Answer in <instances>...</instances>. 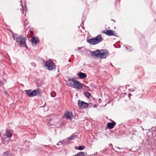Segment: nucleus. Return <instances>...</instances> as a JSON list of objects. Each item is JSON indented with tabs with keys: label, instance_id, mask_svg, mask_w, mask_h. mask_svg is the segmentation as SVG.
I'll list each match as a JSON object with an SVG mask.
<instances>
[{
	"label": "nucleus",
	"instance_id": "obj_1",
	"mask_svg": "<svg viewBox=\"0 0 156 156\" xmlns=\"http://www.w3.org/2000/svg\"><path fill=\"white\" fill-rule=\"evenodd\" d=\"M44 66L47 67V69L50 70L54 71L55 69V66L51 60L47 61L45 62V64Z\"/></svg>",
	"mask_w": 156,
	"mask_h": 156
},
{
	"label": "nucleus",
	"instance_id": "obj_2",
	"mask_svg": "<svg viewBox=\"0 0 156 156\" xmlns=\"http://www.w3.org/2000/svg\"><path fill=\"white\" fill-rule=\"evenodd\" d=\"M27 95L30 97H34L37 95L40 92L39 89H37L36 90H25Z\"/></svg>",
	"mask_w": 156,
	"mask_h": 156
},
{
	"label": "nucleus",
	"instance_id": "obj_3",
	"mask_svg": "<svg viewBox=\"0 0 156 156\" xmlns=\"http://www.w3.org/2000/svg\"><path fill=\"white\" fill-rule=\"evenodd\" d=\"M74 83V84L69 83V84L70 87L77 89L78 90L81 89L82 88V84L79 81L76 80V82Z\"/></svg>",
	"mask_w": 156,
	"mask_h": 156
},
{
	"label": "nucleus",
	"instance_id": "obj_4",
	"mask_svg": "<svg viewBox=\"0 0 156 156\" xmlns=\"http://www.w3.org/2000/svg\"><path fill=\"white\" fill-rule=\"evenodd\" d=\"M109 52L105 49L100 50L99 58H105L109 55Z\"/></svg>",
	"mask_w": 156,
	"mask_h": 156
},
{
	"label": "nucleus",
	"instance_id": "obj_5",
	"mask_svg": "<svg viewBox=\"0 0 156 156\" xmlns=\"http://www.w3.org/2000/svg\"><path fill=\"white\" fill-rule=\"evenodd\" d=\"M114 31H115L111 30H105L103 31V33L106 34L108 36L117 37L115 34L113 32Z\"/></svg>",
	"mask_w": 156,
	"mask_h": 156
},
{
	"label": "nucleus",
	"instance_id": "obj_6",
	"mask_svg": "<svg viewBox=\"0 0 156 156\" xmlns=\"http://www.w3.org/2000/svg\"><path fill=\"white\" fill-rule=\"evenodd\" d=\"M100 50H97L91 53L92 56L94 58H100Z\"/></svg>",
	"mask_w": 156,
	"mask_h": 156
},
{
	"label": "nucleus",
	"instance_id": "obj_7",
	"mask_svg": "<svg viewBox=\"0 0 156 156\" xmlns=\"http://www.w3.org/2000/svg\"><path fill=\"white\" fill-rule=\"evenodd\" d=\"M65 118L66 119L72 120L73 117V114L72 112H66L64 114Z\"/></svg>",
	"mask_w": 156,
	"mask_h": 156
},
{
	"label": "nucleus",
	"instance_id": "obj_8",
	"mask_svg": "<svg viewBox=\"0 0 156 156\" xmlns=\"http://www.w3.org/2000/svg\"><path fill=\"white\" fill-rule=\"evenodd\" d=\"M96 44L100 43L103 41L102 37L100 35H98L95 38H94Z\"/></svg>",
	"mask_w": 156,
	"mask_h": 156
},
{
	"label": "nucleus",
	"instance_id": "obj_9",
	"mask_svg": "<svg viewBox=\"0 0 156 156\" xmlns=\"http://www.w3.org/2000/svg\"><path fill=\"white\" fill-rule=\"evenodd\" d=\"M3 136L5 138L6 137L10 139L12 136V133H11V131L9 130H6L5 134H4Z\"/></svg>",
	"mask_w": 156,
	"mask_h": 156
},
{
	"label": "nucleus",
	"instance_id": "obj_10",
	"mask_svg": "<svg viewBox=\"0 0 156 156\" xmlns=\"http://www.w3.org/2000/svg\"><path fill=\"white\" fill-rule=\"evenodd\" d=\"M22 39V40L21 41H19V44L22 46L28 48L26 45V40L25 38L23 37Z\"/></svg>",
	"mask_w": 156,
	"mask_h": 156
},
{
	"label": "nucleus",
	"instance_id": "obj_11",
	"mask_svg": "<svg viewBox=\"0 0 156 156\" xmlns=\"http://www.w3.org/2000/svg\"><path fill=\"white\" fill-rule=\"evenodd\" d=\"M116 124V122L112 121L111 122L108 123L107 124V126L108 129H113Z\"/></svg>",
	"mask_w": 156,
	"mask_h": 156
},
{
	"label": "nucleus",
	"instance_id": "obj_12",
	"mask_svg": "<svg viewBox=\"0 0 156 156\" xmlns=\"http://www.w3.org/2000/svg\"><path fill=\"white\" fill-rule=\"evenodd\" d=\"M79 79H83L87 77V74L81 72H80L78 74Z\"/></svg>",
	"mask_w": 156,
	"mask_h": 156
},
{
	"label": "nucleus",
	"instance_id": "obj_13",
	"mask_svg": "<svg viewBox=\"0 0 156 156\" xmlns=\"http://www.w3.org/2000/svg\"><path fill=\"white\" fill-rule=\"evenodd\" d=\"M31 41L32 42V45L34 46L36 45L37 43L39 42V40L37 38L36 39L35 37H33L31 39Z\"/></svg>",
	"mask_w": 156,
	"mask_h": 156
},
{
	"label": "nucleus",
	"instance_id": "obj_14",
	"mask_svg": "<svg viewBox=\"0 0 156 156\" xmlns=\"http://www.w3.org/2000/svg\"><path fill=\"white\" fill-rule=\"evenodd\" d=\"M87 42L91 45H94L96 44V43H95L94 38L87 39Z\"/></svg>",
	"mask_w": 156,
	"mask_h": 156
},
{
	"label": "nucleus",
	"instance_id": "obj_15",
	"mask_svg": "<svg viewBox=\"0 0 156 156\" xmlns=\"http://www.w3.org/2000/svg\"><path fill=\"white\" fill-rule=\"evenodd\" d=\"M10 139L8 138L7 137L5 138L4 136L2 138L1 140L2 141V143H3L4 144H7Z\"/></svg>",
	"mask_w": 156,
	"mask_h": 156
},
{
	"label": "nucleus",
	"instance_id": "obj_16",
	"mask_svg": "<svg viewBox=\"0 0 156 156\" xmlns=\"http://www.w3.org/2000/svg\"><path fill=\"white\" fill-rule=\"evenodd\" d=\"M83 94L86 97L88 98H90V97H92L91 94L88 92H84Z\"/></svg>",
	"mask_w": 156,
	"mask_h": 156
},
{
	"label": "nucleus",
	"instance_id": "obj_17",
	"mask_svg": "<svg viewBox=\"0 0 156 156\" xmlns=\"http://www.w3.org/2000/svg\"><path fill=\"white\" fill-rule=\"evenodd\" d=\"M84 101L79 100L77 103V105L80 108L82 107Z\"/></svg>",
	"mask_w": 156,
	"mask_h": 156
},
{
	"label": "nucleus",
	"instance_id": "obj_18",
	"mask_svg": "<svg viewBox=\"0 0 156 156\" xmlns=\"http://www.w3.org/2000/svg\"><path fill=\"white\" fill-rule=\"evenodd\" d=\"M67 140V138H66V139L62 141V143L63 144H65L66 145H67V144H69L70 142V141L69 140Z\"/></svg>",
	"mask_w": 156,
	"mask_h": 156
},
{
	"label": "nucleus",
	"instance_id": "obj_19",
	"mask_svg": "<svg viewBox=\"0 0 156 156\" xmlns=\"http://www.w3.org/2000/svg\"><path fill=\"white\" fill-rule=\"evenodd\" d=\"M23 37L21 36H19L17 37L16 39V42L19 44V41H21L22 39V38Z\"/></svg>",
	"mask_w": 156,
	"mask_h": 156
},
{
	"label": "nucleus",
	"instance_id": "obj_20",
	"mask_svg": "<svg viewBox=\"0 0 156 156\" xmlns=\"http://www.w3.org/2000/svg\"><path fill=\"white\" fill-rule=\"evenodd\" d=\"M88 106V104L87 103L84 102L83 104V106L82 107L83 108H86Z\"/></svg>",
	"mask_w": 156,
	"mask_h": 156
},
{
	"label": "nucleus",
	"instance_id": "obj_21",
	"mask_svg": "<svg viewBox=\"0 0 156 156\" xmlns=\"http://www.w3.org/2000/svg\"><path fill=\"white\" fill-rule=\"evenodd\" d=\"M3 154L5 155V156H11L12 154V153L10 152H4Z\"/></svg>",
	"mask_w": 156,
	"mask_h": 156
},
{
	"label": "nucleus",
	"instance_id": "obj_22",
	"mask_svg": "<svg viewBox=\"0 0 156 156\" xmlns=\"http://www.w3.org/2000/svg\"><path fill=\"white\" fill-rule=\"evenodd\" d=\"M56 95V93L54 91H52L51 93V96L52 97H55Z\"/></svg>",
	"mask_w": 156,
	"mask_h": 156
},
{
	"label": "nucleus",
	"instance_id": "obj_23",
	"mask_svg": "<svg viewBox=\"0 0 156 156\" xmlns=\"http://www.w3.org/2000/svg\"><path fill=\"white\" fill-rule=\"evenodd\" d=\"M126 49L128 50L129 51H132V47L129 46H126L125 47Z\"/></svg>",
	"mask_w": 156,
	"mask_h": 156
},
{
	"label": "nucleus",
	"instance_id": "obj_24",
	"mask_svg": "<svg viewBox=\"0 0 156 156\" xmlns=\"http://www.w3.org/2000/svg\"><path fill=\"white\" fill-rule=\"evenodd\" d=\"M84 147L83 146H80L77 147V149L79 150H82L84 149Z\"/></svg>",
	"mask_w": 156,
	"mask_h": 156
},
{
	"label": "nucleus",
	"instance_id": "obj_25",
	"mask_svg": "<svg viewBox=\"0 0 156 156\" xmlns=\"http://www.w3.org/2000/svg\"><path fill=\"white\" fill-rule=\"evenodd\" d=\"M74 136L73 135L71 136L70 137L67 138V140H69V141L72 140L73 139Z\"/></svg>",
	"mask_w": 156,
	"mask_h": 156
},
{
	"label": "nucleus",
	"instance_id": "obj_26",
	"mask_svg": "<svg viewBox=\"0 0 156 156\" xmlns=\"http://www.w3.org/2000/svg\"><path fill=\"white\" fill-rule=\"evenodd\" d=\"M85 20V18L84 17H83V16L82 17V24L81 25V27H82V25L83 26V23H84V21Z\"/></svg>",
	"mask_w": 156,
	"mask_h": 156
},
{
	"label": "nucleus",
	"instance_id": "obj_27",
	"mask_svg": "<svg viewBox=\"0 0 156 156\" xmlns=\"http://www.w3.org/2000/svg\"><path fill=\"white\" fill-rule=\"evenodd\" d=\"M24 25L26 26L28 24V22L27 20H25L24 21Z\"/></svg>",
	"mask_w": 156,
	"mask_h": 156
},
{
	"label": "nucleus",
	"instance_id": "obj_28",
	"mask_svg": "<svg viewBox=\"0 0 156 156\" xmlns=\"http://www.w3.org/2000/svg\"><path fill=\"white\" fill-rule=\"evenodd\" d=\"M68 80L69 81H72V82H73V83H75V82H76V80H74V78L70 79H68Z\"/></svg>",
	"mask_w": 156,
	"mask_h": 156
},
{
	"label": "nucleus",
	"instance_id": "obj_29",
	"mask_svg": "<svg viewBox=\"0 0 156 156\" xmlns=\"http://www.w3.org/2000/svg\"><path fill=\"white\" fill-rule=\"evenodd\" d=\"M25 2V3H24V6L25 9V10L26 11H27V8L26 3V2Z\"/></svg>",
	"mask_w": 156,
	"mask_h": 156
},
{
	"label": "nucleus",
	"instance_id": "obj_30",
	"mask_svg": "<svg viewBox=\"0 0 156 156\" xmlns=\"http://www.w3.org/2000/svg\"><path fill=\"white\" fill-rule=\"evenodd\" d=\"M20 5L21 6V7H22V9H23V10L22 11V13L23 14L24 13V9L23 7V4H21Z\"/></svg>",
	"mask_w": 156,
	"mask_h": 156
},
{
	"label": "nucleus",
	"instance_id": "obj_31",
	"mask_svg": "<svg viewBox=\"0 0 156 156\" xmlns=\"http://www.w3.org/2000/svg\"><path fill=\"white\" fill-rule=\"evenodd\" d=\"M31 65L34 67H35L36 66V64L34 62H32L31 63Z\"/></svg>",
	"mask_w": 156,
	"mask_h": 156
},
{
	"label": "nucleus",
	"instance_id": "obj_32",
	"mask_svg": "<svg viewBox=\"0 0 156 156\" xmlns=\"http://www.w3.org/2000/svg\"><path fill=\"white\" fill-rule=\"evenodd\" d=\"M12 37L13 40H15V36L13 34H12Z\"/></svg>",
	"mask_w": 156,
	"mask_h": 156
},
{
	"label": "nucleus",
	"instance_id": "obj_33",
	"mask_svg": "<svg viewBox=\"0 0 156 156\" xmlns=\"http://www.w3.org/2000/svg\"><path fill=\"white\" fill-rule=\"evenodd\" d=\"M83 48V47H79V48H77V49H76V50H80V49H82Z\"/></svg>",
	"mask_w": 156,
	"mask_h": 156
},
{
	"label": "nucleus",
	"instance_id": "obj_34",
	"mask_svg": "<svg viewBox=\"0 0 156 156\" xmlns=\"http://www.w3.org/2000/svg\"><path fill=\"white\" fill-rule=\"evenodd\" d=\"M52 120H51V119H49V121H48V122L49 123H50L51 124H52Z\"/></svg>",
	"mask_w": 156,
	"mask_h": 156
},
{
	"label": "nucleus",
	"instance_id": "obj_35",
	"mask_svg": "<svg viewBox=\"0 0 156 156\" xmlns=\"http://www.w3.org/2000/svg\"><path fill=\"white\" fill-rule=\"evenodd\" d=\"M62 142H61L60 141V142H58V143L57 144V145H59V144H62Z\"/></svg>",
	"mask_w": 156,
	"mask_h": 156
},
{
	"label": "nucleus",
	"instance_id": "obj_36",
	"mask_svg": "<svg viewBox=\"0 0 156 156\" xmlns=\"http://www.w3.org/2000/svg\"><path fill=\"white\" fill-rule=\"evenodd\" d=\"M97 154H98V152H96L94 154H92V155H96Z\"/></svg>",
	"mask_w": 156,
	"mask_h": 156
},
{
	"label": "nucleus",
	"instance_id": "obj_37",
	"mask_svg": "<svg viewBox=\"0 0 156 156\" xmlns=\"http://www.w3.org/2000/svg\"><path fill=\"white\" fill-rule=\"evenodd\" d=\"M98 101L99 102V103H101V99H99L98 100Z\"/></svg>",
	"mask_w": 156,
	"mask_h": 156
},
{
	"label": "nucleus",
	"instance_id": "obj_38",
	"mask_svg": "<svg viewBox=\"0 0 156 156\" xmlns=\"http://www.w3.org/2000/svg\"><path fill=\"white\" fill-rule=\"evenodd\" d=\"M82 87L83 86H84V87H87L86 86V85H84V84H82Z\"/></svg>",
	"mask_w": 156,
	"mask_h": 156
},
{
	"label": "nucleus",
	"instance_id": "obj_39",
	"mask_svg": "<svg viewBox=\"0 0 156 156\" xmlns=\"http://www.w3.org/2000/svg\"><path fill=\"white\" fill-rule=\"evenodd\" d=\"M3 83L0 81V86H2L3 85Z\"/></svg>",
	"mask_w": 156,
	"mask_h": 156
},
{
	"label": "nucleus",
	"instance_id": "obj_40",
	"mask_svg": "<svg viewBox=\"0 0 156 156\" xmlns=\"http://www.w3.org/2000/svg\"><path fill=\"white\" fill-rule=\"evenodd\" d=\"M132 94H128V96L129 98L130 97L132 96Z\"/></svg>",
	"mask_w": 156,
	"mask_h": 156
},
{
	"label": "nucleus",
	"instance_id": "obj_41",
	"mask_svg": "<svg viewBox=\"0 0 156 156\" xmlns=\"http://www.w3.org/2000/svg\"><path fill=\"white\" fill-rule=\"evenodd\" d=\"M44 147H49V145L47 146V145H44Z\"/></svg>",
	"mask_w": 156,
	"mask_h": 156
},
{
	"label": "nucleus",
	"instance_id": "obj_42",
	"mask_svg": "<svg viewBox=\"0 0 156 156\" xmlns=\"http://www.w3.org/2000/svg\"><path fill=\"white\" fill-rule=\"evenodd\" d=\"M129 90H130V92H133V91H134V90H131L130 89H129Z\"/></svg>",
	"mask_w": 156,
	"mask_h": 156
},
{
	"label": "nucleus",
	"instance_id": "obj_43",
	"mask_svg": "<svg viewBox=\"0 0 156 156\" xmlns=\"http://www.w3.org/2000/svg\"><path fill=\"white\" fill-rule=\"evenodd\" d=\"M4 93H5V94H7V91H4Z\"/></svg>",
	"mask_w": 156,
	"mask_h": 156
},
{
	"label": "nucleus",
	"instance_id": "obj_44",
	"mask_svg": "<svg viewBox=\"0 0 156 156\" xmlns=\"http://www.w3.org/2000/svg\"><path fill=\"white\" fill-rule=\"evenodd\" d=\"M27 142V140H25V142Z\"/></svg>",
	"mask_w": 156,
	"mask_h": 156
},
{
	"label": "nucleus",
	"instance_id": "obj_45",
	"mask_svg": "<svg viewBox=\"0 0 156 156\" xmlns=\"http://www.w3.org/2000/svg\"><path fill=\"white\" fill-rule=\"evenodd\" d=\"M113 20V21H114V22H115V20Z\"/></svg>",
	"mask_w": 156,
	"mask_h": 156
},
{
	"label": "nucleus",
	"instance_id": "obj_46",
	"mask_svg": "<svg viewBox=\"0 0 156 156\" xmlns=\"http://www.w3.org/2000/svg\"><path fill=\"white\" fill-rule=\"evenodd\" d=\"M118 148H119V149H120V148L119 147H118Z\"/></svg>",
	"mask_w": 156,
	"mask_h": 156
},
{
	"label": "nucleus",
	"instance_id": "obj_47",
	"mask_svg": "<svg viewBox=\"0 0 156 156\" xmlns=\"http://www.w3.org/2000/svg\"><path fill=\"white\" fill-rule=\"evenodd\" d=\"M46 120H48L47 119H46Z\"/></svg>",
	"mask_w": 156,
	"mask_h": 156
}]
</instances>
